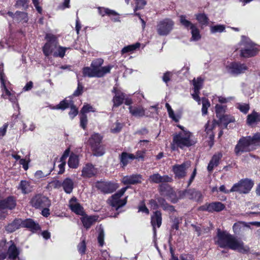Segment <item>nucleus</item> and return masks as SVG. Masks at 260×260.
<instances>
[{
    "label": "nucleus",
    "instance_id": "obj_1",
    "mask_svg": "<svg viewBox=\"0 0 260 260\" xmlns=\"http://www.w3.org/2000/svg\"><path fill=\"white\" fill-rule=\"evenodd\" d=\"M217 238V243L221 248L228 247L242 253H247L249 251L248 246L245 245L240 239L230 234L223 229H218Z\"/></svg>",
    "mask_w": 260,
    "mask_h": 260
},
{
    "label": "nucleus",
    "instance_id": "obj_2",
    "mask_svg": "<svg viewBox=\"0 0 260 260\" xmlns=\"http://www.w3.org/2000/svg\"><path fill=\"white\" fill-rule=\"evenodd\" d=\"M192 136L190 132H179L174 134L172 142L170 144L171 150L177 151L178 148L183 149L194 145L195 142L191 139Z\"/></svg>",
    "mask_w": 260,
    "mask_h": 260
},
{
    "label": "nucleus",
    "instance_id": "obj_3",
    "mask_svg": "<svg viewBox=\"0 0 260 260\" xmlns=\"http://www.w3.org/2000/svg\"><path fill=\"white\" fill-rule=\"evenodd\" d=\"M103 139V137L101 134L93 133L86 142V145L90 147L93 156L100 157L105 153V145L102 143Z\"/></svg>",
    "mask_w": 260,
    "mask_h": 260
},
{
    "label": "nucleus",
    "instance_id": "obj_4",
    "mask_svg": "<svg viewBox=\"0 0 260 260\" xmlns=\"http://www.w3.org/2000/svg\"><path fill=\"white\" fill-rule=\"evenodd\" d=\"M0 82L1 89L2 92V98L4 99H9L10 101L15 103L17 99L15 92H11L6 85V77L4 72V64H0Z\"/></svg>",
    "mask_w": 260,
    "mask_h": 260
},
{
    "label": "nucleus",
    "instance_id": "obj_5",
    "mask_svg": "<svg viewBox=\"0 0 260 260\" xmlns=\"http://www.w3.org/2000/svg\"><path fill=\"white\" fill-rule=\"evenodd\" d=\"M103 64L104 59L102 58H95L91 62L90 66L98 76V78L103 77L106 74L110 73L111 70L113 68V66L111 64L102 67Z\"/></svg>",
    "mask_w": 260,
    "mask_h": 260
},
{
    "label": "nucleus",
    "instance_id": "obj_6",
    "mask_svg": "<svg viewBox=\"0 0 260 260\" xmlns=\"http://www.w3.org/2000/svg\"><path fill=\"white\" fill-rule=\"evenodd\" d=\"M251 139V136L242 137L235 146L234 151L237 156L244 152H250L254 148Z\"/></svg>",
    "mask_w": 260,
    "mask_h": 260
},
{
    "label": "nucleus",
    "instance_id": "obj_7",
    "mask_svg": "<svg viewBox=\"0 0 260 260\" xmlns=\"http://www.w3.org/2000/svg\"><path fill=\"white\" fill-rule=\"evenodd\" d=\"M119 184L113 181H97L95 183V187L103 194H109L114 192L119 187Z\"/></svg>",
    "mask_w": 260,
    "mask_h": 260
},
{
    "label": "nucleus",
    "instance_id": "obj_8",
    "mask_svg": "<svg viewBox=\"0 0 260 260\" xmlns=\"http://www.w3.org/2000/svg\"><path fill=\"white\" fill-rule=\"evenodd\" d=\"M254 185V182L248 178L241 179L238 183H235L230 189V191L238 192L246 194L249 192Z\"/></svg>",
    "mask_w": 260,
    "mask_h": 260
},
{
    "label": "nucleus",
    "instance_id": "obj_9",
    "mask_svg": "<svg viewBox=\"0 0 260 260\" xmlns=\"http://www.w3.org/2000/svg\"><path fill=\"white\" fill-rule=\"evenodd\" d=\"M30 205L35 209H41L45 207H50L51 201L48 197L41 193L34 195L29 201Z\"/></svg>",
    "mask_w": 260,
    "mask_h": 260
},
{
    "label": "nucleus",
    "instance_id": "obj_10",
    "mask_svg": "<svg viewBox=\"0 0 260 260\" xmlns=\"http://www.w3.org/2000/svg\"><path fill=\"white\" fill-rule=\"evenodd\" d=\"M174 22L170 18H165L160 21L157 26L156 30L159 36L169 35L173 28Z\"/></svg>",
    "mask_w": 260,
    "mask_h": 260
},
{
    "label": "nucleus",
    "instance_id": "obj_11",
    "mask_svg": "<svg viewBox=\"0 0 260 260\" xmlns=\"http://www.w3.org/2000/svg\"><path fill=\"white\" fill-rule=\"evenodd\" d=\"M158 191L160 195L166 197L169 199L173 203L178 201L176 194L173 188L168 184H161L159 185Z\"/></svg>",
    "mask_w": 260,
    "mask_h": 260
},
{
    "label": "nucleus",
    "instance_id": "obj_12",
    "mask_svg": "<svg viewBox=\"0 0 260 260\" xmlns=\"http://www.w3.org/2000/svg\"><path fill=\"white\" fill-rule=\"evenodd\" d=\"M225 208V206L223 203L220 202H213L210 203H207L205 204L200 206L198 210L199 211L213 213L214 212H220L223 210Z\"/></svg>",
    "mask_w": 260,
    "mask_h": 260
},
{
    "label": "nucleus",
    "instance_id": "obj_13",
    "mask_svg": "<svg viewBox=\"0 0 260 260\" xmlns=\"http://www.w3.org/2000/svg\"><path fill=\"white\" fill-rule=\"evenodd\" d=\"M9 225L12 228H40L38 223H36L31 218L22 220L21 218H15Z\"/></svg>",
    "mask_w": 260,
    "mask_h": 260
},
{
    "label": "nucleus",
    "instance_id": "obj_14",
    "mask_svg": "<svg viewBox=\"0 0 260 260\" xmlns=\"http://www.w3.org/2000/svg\"><path fill=\"white\" fill-rule=\"evenodd\" d=\"M180 198H187L190 200H194L197 202H201L203 199V196L199 191L194 189H185L179 192Z\"/></svg>",
    "mask_w": 260,
    "mask_h": 260
},
{
    "label": "nucleus",
    "instance_id": "obj_15",
    "mask_svg": "<svg viewBox=\"0 0 260 260\" xmlns=\"http://www.w3.org/2000/svg\"><path fill=\"white\" fill-rule=\"evenodd\" d=\"M17 205L16 198L14 196H9L0 200V211L13 210Z\"/></svg>",
    "mask_w": 260,
    "mask_h": 260
},
{
    "label": "nucleus",
    "instance_id": "obj_16",
    "mask_svg": "<svg viewBox=\"0 0 260 260\" xmlns=\"http://www.w3.org/2000/svg\"><path fill=\"white\" fill-rule=\"evenodd\" d=\"M227 68L231 74L235 75L244 73L248 70V67L245 63L236 61L231 62Z\"/></svg>",
    "mask_w": 260,
    "mask_h": 260
},
{
    "label": "nucleus",
    "instance_id": "obj_17",
    "mask_svg": "<svg viewBox=\"0 0 260 260\" xmlns=\"http://www.w3.org/2000/svg\"><path fill=\"white\" fill-rule=\"evenodd\" d=\"M188 168L187 162H184L179 165L176 164L172 167V171L175 175V178L181 179L186 176V170Z\"/></svg>",
    "mask_w": 260,
    "mask_h": 260
},
{
    "label": "nucleus",
    "instance_id": "obj_18",
    "mask_svg": "<svg viewBox=\"0 0 260 260\" xmlns=\"http://www.w3.org/2000/svg\"><path fill=\"white\" fill-rule=\"evenodd\" d=\"M112 92L115 94L112 99V108L114 109L119 107L123 103L126 94L116 87H113Z\"/></svg>",
    "mask_w": 260,
    "mask_h": 260
},
{
    "label": "nucleus",
    "instance_id": "obj_19",
    "mask_svg": "<svg viewBox=\"0 0 260 260\" xmlns=\"http://www.w3.org/2000/svg\"><path fill=\"white\" fill-rule=\"evenodd\" d=\"M70 209L76 214L83 216L85 212L83 207L78 202V200L75 196L72 197L69 202Z\"/></svg>",
    "mask_w": 260,
    "mask_h": 260
},
{
    "label": "nucleus",
    "instance_id": "obj_20",
    "mask_svg": "<svg viewBox=\"0 0 260 260\" xmlns=\"http://www.w3.org/2000/svg\"><path fill=\"white\" fill-rule=\"evenodd\" d=\"M81 172L83 178H90L95 176L97 170L91 163H87L83 167Z\"/></svg>",
    "mask_w": 260,
    "mask_h": 260
},
{
    "label": "nucleus",
    "instance_id": "obj_21",
    "mask_svg": "<svg viewBox=\"0 0 260 260\" xmlns=\"http://www.w3.org/2000/svg\"><path fill=\"white\" fill-rule=\"evenodd\" d=\"M142 176L140 174L127 175L122 178V182L124 185H135L142 182Z\"/></svg>",
    "mask_w": 260,
    "mask_h": 260
},
{
    "label": "nucleus",
    "instance_id": "obj_22",
    "mask_svg": "<svg viewBox=\"0 0 260 260\" xmlns=\"http://www.w3.org/2000/svg\"><path fill=\"white\" fill-rule=\"evenodd\" d=\"M149 180L151 183H160L170 182L172 179L168 175L161 176L159 173H155L149 176Z\"/></svg>",
    "mask_w": 260,
    "mask_h": 260
},
{
    "label": "nucleus",
    "instance_id": "obj_23",
    "mask_svg": "<svg viewBox=\"0 0 260 260\" xmlns=\"http://www.w3.org/2000/svg\"><path fill=\"white\" fill-rule=\"evenodd\" d=\"M259 49L251 45L248 48L242 49L240 50V56L244 58H250L255 56L259 52Z\"/></svg>",
    "mask_w": 260,
    "mask_h": 260
},
{
    "label": "nucleus",
    "instance_id": "obj_24",
    "mask_svg": "<svg viewBox=\"0 0 260 260\" xmlns=\"http://www.w3.org/2000/svg\"><path fill=\"white\" fill-rule=\"evenodd\" d=\"M57 183H59V185H61L64 191L66 193L70 194L72 192L74 188V183L73 180L71 178L67 177L65 178L62 182L59 180H57Z\"/></svg>",
    "mask_w": 260,
    "mask_h": 260
},
{
    "label": "nucleus",
    "instance_id": "obj_25",
    "mask_svg": "<svg viewBox=\"0 0 260 260\" xmlns=\"http://www.w3.org/2000/svg\"><path fill=\"white\" fill-rule=\"evenodd\" d=\"M127 197L124 198L123 199H121L120 198L111 197L110 205L113 208H115L116 211L119 212V209L126 204L127 202Z\"/></svg>",
    "mask_w": 260,
    "mask_h": 260
},
{
    "label": "nucleus",
    "instance_id": "obj_26",
    "mask_svg": "<svg viewBox=\"0 0 260 260\" xmlns=\"http://www.w3.org/2000/svg\"><path fill=\"white\" fill-rule=\"evenodd\" d=\"M162 223V213L160 210L153 212L151 216V224L153 228H159Z\"/></svg>",
    "mask_w": 260,
    "mask_h": 260
},
{
    "label": "nucleus",
    "instance_id": "obj_27",
    "mask_svg": "<svg viewBox=\"0 0 260 260\" xmlns=\"http://www.w3.org/2000/svg\"><path fill=\"white\" fill-rule=\"evenodd\" d=\"M120 165L121 167L124 168L129 163V160L135 159L134 154L127 152H122L119 155Z\"/></svg>",
    "mask_w": 260,
    "mask_h": 260
},
{
    "label": "nucleus",
    "instance_id": "obj_28",
    "mask_svg": "<svg viewBox=\"0 0 260 260\" xmlns=\"http://www.w3.org/2000/svg\"><path fill=\"white\" fill-rule=\"evenodd\" d=\"M260 122V113L253 110L247 116L246 123L248 125L253 126Z\"/></svg>",
    "mask_w": 260,
    "mask_h": 260
},
{
    "label": "nucleus",
    "instance_id": "obj_29",
    "mask_svg": "<svg viewBox=\"0 0 260 260\" xmlns=\"http://www.w3.org/2000/svg\"><path fill=\"white\" fill-rule=\"evenodd\" d=\"M131 114L136 117H142L145 115V110L141 105L130 106L128 108Z\"/></svg>",
    "mask_w": 260,
    "mask_h": 260
},
{
    "label": "nucleus",
    "instance_id": "obj_30",
    "mask_svg": "<svg viewBox=\"0 0 260 260\" xmlns=\"http://www.w3.org/2000/svg\"><path fill=\"white\" fill-rule=\"evenodd\" d=\"M156 200L158 202L159 207H161L164 211H169L170 214L176 211L175 207L168 204L164 198L158 197L156 198Z\"/></svg>",
    "mask_w": 260,
    "mask_h": 260
},
{
    "label": "nucleus",
    "instance_id": "obj_31",
    "mask_svg": "<svg viewBox=\"0 0 260 260\" xmlns=\"http://www.w3.org/2000/svg\"><path fill=\"white\" fill-rule=\"evenodd\" d=\"M8 254L10 259H15L19 254V251L14 243L11 241L8 247L7 255Z\"/></svg>",
    "mask_w": 260,
    "mask_h": 260
},
{
    "label": "nucleus",
    "instance_id": "obj_32",
    "mask_svg": "<svg viewBox=\"0 0 260 260\" xmlns=\"http://www.w3.org/2000/svg\"><path fill=\"white\" fill-rule=\"evenodd\" d=\"M219 119V123L223 125V128H228V125L229 123L235 122V119L233 116L228 114H224L218 118Z\"/></svg>",
    "mask_w": 260,
    "mask_h": 260
},
{
    "label": "nucleus",
    "instance_id": "obj_33",
    "mask_svg": "<svg viewBox=\"0 0 260 260\" xmlns=\"http://www.w3.org/2000/svg\"><path fill=\"white\" fill-rule=\"evenodd\" d=\"M17 189L20 190L22 193L24 194H28L32 190L30 182L25 180H21L20 182Z\"/></svg>",
    "mask_w": 260,
    "mask_h": 260
},
{
    "label": "nucleus",
    "instance_id": "obj_34",
    "mask_svg": "<svg viewBox=\"0 0 260 260\" xmlns=\"http://www.w3.org/2000/svg\"><path fill=\"white\" fill-rule=\"evenodd\" d=\"M68 165L69 168L71 169H77L79 165V158L78 155L73 152H72L69 156Z\"/></svg>",
    "mask_w": 260,
    "mask_h": 260
},
{
    "label": "nucleus",
    "instance_id": "obj_35",
    "mask_svg": "<svg viewBox=\"0 0 260 260\" xmlns=\"http://www.w3.org/2000/svg\"><path fill=\"white\" fill-rule=\"evenodd\" d=\"M57 44L51 43L46 42L42 48V51L45 56H49L50 55L54 49L56 48Z\"/></svg>",
    "mask_w": 260,
    "mask_h": 260
},
{
    "label": "nucleus",
    "instance_id": "obj_36",
    "mask_svg": "<svg viewBox=\"0 0 260 260\" xmlns=\"http://www.w3.org/2000/svg\"><path fill=\"white\" fill-rule=\"evenodd\" d=\"M99 217L97 216H86L82 218V222L84 228H89L93 223L96 221Z\"/></svg>",
    "mask_w": 260,
    "mask_h": 260
},
{
    "label": "nucleus",
    "instance_id": "obj_37",
    "mask_svg": "<svg viewBox=\"0 0 260 260\" xmlns=\"http://www.w3.org/2000/svg\"><path fill=\"white\" fill-rule=\"evenodd\" d=\"M9 242L7 243L5 240L0 242V260H4L7 257V252Z\"/></svg>",
    "mask_w": 260,
    "mask_h": 260
},
{
    "label": "nucleus",
    "instance_id": "obj_38",
    "mask_svg": "<svg viewBox=\"0 0 260 260\" xmlns=\"http://www.w3.org/2000/svg\"><path fill=\"white\" fill-rule=\"evenodd\" d=\"M82 76L83 77L88 78H98V76L95 73L92 68L90 67H84L82 70Z\"/></svg>",
    "mask_w": 260,
    "mask_h": 260
},
{
    "label": "nucleus",
    "instance_id": "obj_39",
    "mask_svg": "<svg viewBox=\"0 0 260 260\" xmlns=\"http://www.w3.org/2000/svg\"><path fill=\"white\" fill-rule=\"evenodd\" d=\"M98 12L103 17L106 15L108 16L118 15V14L115 11L104 7H99Z\"/></svg>",
    "mask_w": 260,
    "mask_h": 260
},
{
    "label": "nucleus",
    "instance_id": "obj_40",
    "mask_svg": "<svg viewBox=\"0 0 260 260\" xmlns=\"http://www.w3.org/2000/svg\"><path fill=\"white\" fill-rule=\"evenodd\" d=\"M140 43L137 42L135 44L124 47L121 50V54H124L129 52H133L140 47Z\"/></svg>",
    "mask_w": 260,
    "mask_h": 260
},
{
    "label": "nucleus",
    "instance_id": "obj_41",
    "mask_svg": "<svg viewBox=\"0 0 260 260\" xmlns=\"http://www.w3.org/2000/svg\"><path fill=\"white\" fill-rule=\"evenodd\" d=\"M186 16L181 15L179 16L180 22L185 28L191 29V28L194 27L195 24L192 23L190 21L186 19Z\"/></svg>",
    "mask_w": 260,
    "mask_h": 260
},
{
    "label": "nucleus",
    "instance_id": "obj_42",
    "mask_svg": "<svg viewBox=\"0 0 260 260\" xmlns=\"http://www.w3.org/2000/svg\"><path fill=\"white\" fill-rule=\"evenodd\" d=\"M196 19L202 25H207L209 22V18L205 13H198L196 15Z\"/></svg>",
    "mask_w": 260,
    "mask_h": 260
},
{
    "label": "nucleus",
    "instance_id": "obj_43",
    "mask_svg": "<svg viewBox=\"0 0 260 260\" xmlns=\"http://www.w3.org/2000/svg\"><path fill=\"white\" fill-rule=\"evenodd\" d=\"M16 17L15 19L18 22L23 21L27 22L28 21V15L27 13L24 12H21L17 11L16 12Z\"/></svg>",
    "mask_w": 260,
    "mask_h": 260
},
{
    "label": "nucleus",
    "instance_id": "obj_44",
    "mask_svg": "<svg viewBox=\"0 0 260 260\" xmlns=\"http://www.w3.org/2000/svg\"><path fill=\"white\" fill-rule=\"evenodd\" d=\"M70 106V104L69 103L68 101L64 99L61 101L60 102V103L56 105L55 106H53L51 107L52 109L55 110H64L66 109L69 108Z\"/></svg>",
    "mask_w": 260,
    "mask_h": 260
},
{
    "label": "nucleus",
    "instance_id": "obj_45",
    "mask_svg": "<svg viewBox=\"0 0 260 260\" xmlns=\"http://www.w3.org/2000/svg\"><path fill=\"white\" fill-rule=\"evenodd\" d=\"M226 106H223L219 104H216L215 107L216 115L217 118L224 115L226 109Z\"/></svg>",
    "mask_w": 260,
    "mask_h": 260
},
{
    "label": "nucleus",
    "instance_id": "obj_46",
    "mask_svg": "<svg viewBox=\"0 0 260 260\" xmlns=\"http://www.w3.org/2000/svg\"><path fill=\"white\" fill-rule=\"evenodd\" d=\"M191 39L193 41H198L201 38V36L200 33V30L198 28V27L196 26V25L192 28H191Z\"/></svg>",
    "mask_w": 260,
    "mask_h": 260
},
{
    "label": "nucleus",
    "instance_id": "obj_47",
    "mask_svg": "<svg viewBox=\"0 0 260 260\" xmlns=\"http://www.w3.org/2000/svg\"><path fill=\"white\" fill-rule=\"evenodd\" d=\"M80 126L84 130H86L88 124V118L87 115L79 114Z\"/></svg>",
    "mask_w": 260,
    "mask_h": 260
},
{
    "label": "nucleus",
    "instance_id": "obj_48",
    "mask_svg": "<svg viewBox=\"0 0 260 260\" xmlns=\"http://www.w3.org/2000/svg\"><path fill=\"white\" fill-rule=\"evenodd\" d=\"M70 111L69 112L70 118L73 119L79 113L78 108L73 103L70 105Z\"/></svg>",
    "mask_w": 260,
    "mask_h": 260
},
{
    "label": "nucleus",
    "instance_id": "obj_49",
    "mask_svg": "<svg viewBox=\"0 0 260 260\" xmlns=\"http://www.w3.org/2000/svg\"><path fill=\"white\" fill-rule=\"evenodd\" d=\"M83 90L84 86L83 84L79 81H78L77 88L73 92L72 96L73 97L79 96L83 94Z\"/></svg>",
    "mask_w": 260,
    "mask_h": 260
},
{
    "label": "nucleus",
    "instance_id": "obj_50",
    "mask_svg": "<svg viewBox=\"0 0 260 260\" xmlns=\"http://www.w3.org/2000/svg\"><path fill=\"white\" fill-rule=\"evenodd\" d=\"M203 79L201 77H198L197 80H193V90L194 92H199L203 83Z\"/></svg>",
    "mask_w": 260,
    "mask_h": 260
},
{
    "label": "nucleus",
    "instance_id": "obj_51",
    "mask_svg": "<svg viewBox=\"0 0 260 260\" xmlns=\"http://www.w3.org/2000/svg\"><path fill=\"white\" fill-rule=\"evenodd\" d=\"M45 40L47 41L46 42L51 43L53 44H56L58 43V39L57 37L52 34L50 33H47L46 34L45 37Z\"/></svg>",
    "mask_w": 260,
    "mask_h": 260
},
{
    "label": "nucleus",
    "instance_id": "obj_52",
    "mask_svg": "<svg viewBox=\"0 0 260 260\" xmlns=\"http://www.w3.org/2000/svg\"><path fill=\"white\" fill-rule=\"evenodd\" d=\"M222 156V154L221 152H218L213 155L210 162H212L213 164L215 166H218L219 164V161Z\"/></svg>",
    "mask_w": 260,
    "mask_h": 260
},
{
    "label": "nucleus",
    "instance_id": "obj_53",
    "mask_svg": "<svg viewBox=\"0 0 260 260\" xmlns=\"http://www.w3.org/2000/svg\"><path fill=\"white\" fill-rule=\"evenodd\" d=\"M210 106L209 100L206 98H204L202 100V112L203 115H206L208 113V108Z\"/></svg>",
    "mask_w": 260,
    "mask_h": 260
},
{
    "label": "nucleus",
    "instance_id": "obj_54",
    "mask_svg": "<svg viewBox=\"0 0 260 260\" xmlns=\"http://www.w3.org/2000/svg\"><path fill=\"white\" fill-rule=\"evenodd\" d=\"M67 48L59 46L58 48L57 52H55L53 54L54 57H59L63 58L64 55L66 52L67 50Z\"/></svg>",
    "mask_w": 260,
    "mask_h": 260
},
{
    "label": "nucleus",
    "instance_id": "obj_55",
    "mask_svg": "<svg viewBox=\"0 0 260 260\" xmlns=\"http://www.w3.org/2000/svg\"><path fill=\"white\" fill-rule=\"evenodd\" d=\"M251 141L253 146H260V133L257 132L251 136Z\"/></svg>",
    "mask_w": 260,
    "mask_h": 260
},
{
    "label": "nucleus",
    "instance_id": "obj_56",
    "mask_svg": "<svg viewBox=\"0 0 260 260\" xmlns=\"http://www.w3.org/2000/svg\"><path fill=\"white\" fill-rule=\"evenodd\" d=\"M138 212H141L148 215L150 213L149 209L146 206L145 201L143 200L140 202V204L138 207Z\"/></svg>",
    "mask_w": 260,
    "mask_h": 260
},
{
    "label": "nucleus",
    "instance_id": "obj_57",
    "mask_svg": "<svg viewBox=\"0 0 260 260\" xmlns=\"http://www.w3.org/2000/svg\"><path fill=\"white\" fill-rule=\"evenodd\" d=\"M165 107L167 109V111L168 112L169 117L172 118L175 122H178L179 120L178 118H177L176 117L174 112V111L172 109L170 104L169 103H167L165 105Z\"/></svg>",
    "mask_w": 260,
    "mask_h": 260
},
{
    "label": "nucleus",
    "instance_id": "obj_58",
    "mask_svg": "<svg viewBox=\"0 0 260 260\" xmlns=\"http://www.w3.org/2000/svg\"><path fill=\"white\" fill-rule=\"evenodd\" d=\"M28 3L27 0H17L14 6L17 8L23 7L26 10L28 8Z\"/></svg>",
    "mask_w": 260,
    "mask_h": 260
},
{
    "label": "nucleus",
    "instance_id": "obj_59",
    "mask_svg": "<svg viewBox=\"0 0 260 260\" xmlns=\"http://www.w3.org/2000/svg\"><path fill=\"white\" fill-rule=\"evenodd\" d=\"M77 248L78 252L81 254H84L85 253L86 246L85 244V240L83 239L82 241L78 245Z\"/></svg>",
    "mask_w": 260,
    "mask_h": 260
},
{
    "label": "nucleus",
    "instance_id": "obj_60",
    "mask_svg": "<svg viewBox=\"0 0 260 260\" xmlns=\"http://www.w3.org/2000/svg\"><path fill=\"white\" fill-rule=\"evenodd\" d=\"M92 107L89 104L84 105L80 111L79 114L86 115L87 113L92 111Z\"/></svg>",
    "mask_w": 260,
    "mask_h": 260
},
{
    "label": "nucleus",
    "instance_id": "obj_61",
    "mask_svg": "<svg viewBox=\"0 0 260 260\" xmlns=\"http://www.w3.org/2000/svg\"><path fill=\"white\" fill-rule=\"evenodd\" d=\"M104 237L105 234L104 231L103 230H99L98 236V241L99 245L101 247H102L104 244Z\"/></svg>",
    "mask_w": 260,
    "mask_h": 260
},
{
    "label": "nucleus",
    "instance_id": "obj_62",
    "mask_svg": "<svg viewBox=\"0 0 260 260\" xmlns=\"http://www.w3.org/2000/svg\"><path fill=\"white\" fill-rule=\"evenodd\" d=\"M146 153V150H138L136 152V154L134 155L135 159H140L142 161H144L145 155Z\"/></svg>",
    "mask_w": 260,
    "mask_h": 260
},
{
    "label": "nucleus",
    "instance_id": "obj_63",
    "mask_svg": "<svg viewBox=\"0 0 260 260\" xmlns=\"http://www.w3.org/2000/svg\"><path fill=\"white\" fill-rule=\"evenodd\" d=\"M146 4V2L145 0H136V7L134 9V12L143 9Z\"/></svg>",
    "mask_w": 260,
    "mask_h": 260
},
{
    "label": "nucleus",
    "instance_id": "obj_64",
    "mask_svg": "<svg viewBox=\"0 0 260 260\" xmlns=\"http://www.w3.org/2000/svg\"><path fill=\"white\" fill-rule=\"evenodd\" d=\"M115 126H113L111 128V132L113 133H118L120 132L122 128V124L117 121L115 124Z\"/></svg>",
    "mask_w": 260,
    "mask_h": 260
}]
</instances>
